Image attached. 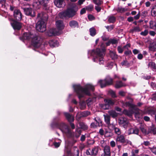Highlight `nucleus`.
<instances>
[{
	"instance_id": "5fc2aeb1",
	"label": "nucleus",
	"mask_w": 156,
	"mask_h": 156,
	"mask_svg": "<svg viewBox=\"0 0 156 156\" xmlns=\"http://www.w3.org/2000/svg\"><path fill=\"white\" fill-rule=\"evenodd\" d=\"M106 29H107L108 30V31H111L113 29V26L112 25H111L110 26H107L106 27Z\"/></svg>"
},
{
	"instance_id": "f3484780",
	"label": "nucleus",
	"mask_w": 156,
	"mask_h": 156,
	"mask_svg": "<svg viewBox=\"0 0 156 156\" xmlns=\"http://www.w3.org/2000/svg\"><path fill=\"white\" fill-rule=\"evenodd\" d=\"M128 133L129 135L133 134L139 135V129L137 127H134L129 129L128 130Z\"/></svg>"
},
{
	"instance_id": "412c9836",
	"label": "nucleus",
	"mask_w": 156,
	"mask_h": 156,
	"mask_svg": "<svg viewBox=\"0 0 156 156\" xmlns=\"http://www.w3.org/2000/svg\"><path fill=\"white\" fill-rule=\"evenodd\" d=\"M133 113H135V116L136 118L139 119L140 117V115H141L140 114V110L138 108H133Z\"/></svg>"
},
{
	"instance_id": "de8ad7c7",
	"label": "nucleus",
	"mask_w": 156,
	"mask_h": 156,
	"mask_svg": "<svg viewBox=\"0 0 156 156\" xmlns=\"http://www.w3.org/2000/svg\"><path fill=\"white\" fill-rule=\"evenodd\" d=\"M148 33V30H145L144 31L141 32L140 34L144 36H146L147 35Z\"/></svg>"
},
{
	"instance_id": "ddd939ff",
	"label": "nucleus",
	"mask_w": 156,
	"mask_h": 156,
	"mask_svg": "<svg viewBox=\"0 0 156 156\" xmlns=\"http://www.w3.org/2000/svg\"><path fill=\"white\" fill-rule=\"evenodd\" d=\"M49 0H37V1L34 3V6L37 9H39L41 5L45 6L46 4Z\"/></svg>"
},
{
	"instance_id": "473e14b6",
	"label": "nucleus",
	"mask_w": 156,
	"mask_h": 156,
	"mask_svg": "<svg viewBox=\"0 0 156 156\" xmlns=\"http://www.w3.org/2000/svg\"><path fill=\"white\" fill-rule=\"evenodd\" d=\"M90 34L92 36H94L96 34V30L94 27H92L89 30Z\"/></svg>"
},
{
	"instance_id": "b1692460",
	"label": "nucleus",
	"mask_w": 156,
	"mask_h": 156,
	"mask_svg": "<svg viewBox=\"0 0 156 156\" xmlns=\"http://www.w3.org/2000/svg\"><path fill=\"white\" fill-rule=\"evenodd\" d=\"M49 43L51 47H53L58 46V42L55 40H51L49 41Z\"/></svg>"
},
{
	"instance_id": "72a5a7b5",
	"label": "nucleus",
	"mask_w": 156,
	"mask_h": 156,
	"mask_svg": "<svg viewBox=\"0 0 156 156\" xmlns=\"http://www.w3.org/2000/svg\"><path fill=\"white\" fill-rule=\"evenodd\" d=\"M110 55L111 57L113 60H115L118 58L117 55H116L115 53L114 52H110Z\"/></svg>"
},
{
	"instance_id": "4c0bfd02",
	"label": "nucleus",
	"mask_w": 156,
	"mask_h": 156,
	"mask_svg": "<svg viewBox=\"0 0 156 156\" xmlns=\"http://www.w3.org/2000/svg\"><path fill=\"white\" fill-rule=\"evenodd\" d=\"M151 13L152 16H156V5L153 7L151 11Z\"/></svg>"
},
{
	"instance_id": "ea45409f",
	"label": "nucleus",
	"mask_w": 156,
	"mask_h": 156,
	"mask_svg": "<svg viewBox=\"0 0 156 156\" xmlns=\"http://www.w3.org/2000/svg\"><path fill=\"white\" fill-rule=\"evenodd\" d=\"M132 102H126L123 103V105L125 106H128L132 107H133V105L132 104Z\"/></svg>"
},
{
	"instance_id": "5701e85b",
	"label": "nucleus",
	"mask_w": 156,
	"mask_h": 156,
	"mask_svg": "<svg viewBox=\"0 0 156 156\" xmlns=\"http://www.w3.org/2000/svg\"><path fill=\"white\" fill-rule=\"evenodd\" d=\"M63 1V0H55L54 3L57 7L60 8L62 7Z\"/></svg>"
},
{
	"instance_id": "f8f14e48",
	"label": "nucleus",
	"mask_w": 156,
	"mask_h": 156,
	"mask_svg": "<svg viewBox=\"0 0 156 156\" xmlns=\"http://www.w3.org/2000/svg\"><path fill=\"white\" fill-rule=\"evenodd\" d=\"M25 14L27 16L34 17L35 16V14L32 9L31 8H23Z\"/></svg>"
},
{
	"instance_id": "f704fd0d",
	"label": "nucleus",
	"mask_w": 156,
	"mask_h": 156,
	"mask_svg": "<svg viewBox=\"0 0 156 156\" xmlns=\"http://www.w3.org/2000/svg\"><path fill=\"white\" fill-rule=\"evenodd\" d=\"M149 67L156 69V65L153 62H150L148 64Z\"/></svg>"
},
{
	"instance_id": "6ab92c4d",
	"label": "nucleus",
	"mask_w": 156,
	"mask_h": 156,
	"mask_svg": "<svg viewBox=\"0 0 156 156\" xmlns=\"http://www.w3.org/2000/svg\"><path fill=\"white\" fill-rule=\"evenodd\" d=\"M104 117L105 122L107 126L109 128H110L112 126V125L113 124H111L110 123V116L108 115H104Z\"/></svg>"
},
{
	"instance_id": "c03bdc74",
	"label": "nucleus",
	"mask_w": 156,
	"mask_h": 156,
	"mask_svg": "<svg viewBox=\"0 0 156 156\" xmlns=\"http://www.w3.org/2000/svg\"><path fill=\"white\" fill-rule=\"evenodd\" d=\"M99 124L96 122H92L91 124L90 127L91 128H96Z\"/></svg>"
},
{
	"instance_id": "bf43d9fd",
	"label": "nucleus",
	"mask_w": 156,
	"mask_h": 156,
	"mask_svg": "<svg viewBox=\"0 0 156 156\" xmlns=\"http://www.w3.org/2000/svg\"><path fill=\"white\" fill-rule=\"evenodd\" d=\"M110 40L111 43H112V44H116L118 43V41L115 39H113Z\"/></svg>"
},
{
	"instance_id": "338daca9",
	"label": "nucleus",
	"mask_w": 156,
	"mask_h": 156,
	"mask_svg": "<svg viewBox=\"0 0 156 156\" xmlns=\"http://www.w3.org/2000/svg\"><path fill=\"white\" fill-rule=\"evenodd\" d=\"M133 52L134 54H136L139 52V51L136 49H134L133 50Z\"/></svg>"
},
{
	"instance_id": "09e8293b",
	"label": "nucleus",
	"mask_w": 156,
	"mask_h": 156,
	"mask_svg": "<svg viewBox=\"0 0 156 156\" xmlns=\"http://www.w3.org/2000/svg\"><path fill=\"white\" fill-rule=\"evenodd\" d=\"M117 49L119 52L120 53H122L125 48H123V47L122 48L121 46H119L117 48Z\"/></svg>"
},
{
	"instance_id": "79ce46f5",
	"label": "nucleus",
	"mask_w": 156,
	"mask_h": 156,
	"mask_svg": "<svg viewBox=\"0 0 156 156\" xmlns=\"http://www.w3.org/2000/svg\"><path fill=\"white\" fill-rule=\"evenodd\" d=\"M108 20L110 23H114L115 21V18L113 16H110L109 17Z\"/></svg>"
},
{
	"instance_id": "423d86ee",
	"label": "nucleus",
	"mask_w": 156,
	"mask_h": 156,
	"mask_svg": "<svg viewBox=\"0 0 156 156\" xmlns=\"http://www.w3.org/2000/svg\"><path fill=\"white\" fill-rule=\"evenodd\" d=\"M55 25L57 29H50L48 33L49 36L58 35L62 33L61 30L64 29L65 25L63 21L58 20L55 22Z\"/></svg>"
},
{
	"instance_id": "a18cd8bd",
	"label": "nucleus",
	"mask_w": 156,
	"mask_h": 156,
	"mask_svg": "<svg viewBox=\"0 0 156 156\" xmlns=\"http://www.w3.org/2000/svg\"><path fill=\"white\" fill-rule=\"evenodd\" d=\"M90 114V112L88 111H84L82 113V115L84 117H86L89 115Z\"/></svg>"
},
{
	"instance_id": "0eeeda50",
	"label": "nucleus",
	"mask_w": 156,
	"mask_h": 156,
	"mask_svg": "<svg viewBox=\"0 0 156 156\" xmlns=\"http://www.w3.org/2000/svg\"><path fill=\"white\" fill-rule=\"evenodd\" d=\"M9 9L13 12V16L14 19L18 21H20L22 17V14L20 11L16 9V8L12 5H10Z\"/></svg>"
},
{
	"instance_id": "4468645a",
	"label": "nucleus",
	"mask_w": 156,
	"mask_h": 156,
	"mask_svg": "<svg viewBox=\"0 0 156 156\" xmlns=\"http://www.w3.org/2000/svg\"><path fill=\"white\" fill-rule=\"evenodd\" d=\"M64 114L68 121L70 122V125L72 129L75 128V126L73 123H71V122L73 121L74 117L73 116L67 113H64Z\"/></svg>"
},
{
	"instance_id": "680f3d73",
	"label": "nucleus",
	"mask_w": 156,
	"mask_h": 156,
	"mask_svg": "<svg viewBox=\"0 0 156 156\" xmlns=\"http://www.w3.org/2000/svg\"><path fill=\"white\" fill-rule=\"evenodd\" d=\"M86 154L87 155H92L91 154V150L90 149H89L86 151Z\"/></svg>"
},
{
	"instance_id": "49530a36",
	"label": "nucleus",
	"mask_w": 156,
	"mask_h": 156,
	"mask_svg": "<svg viewBox=\"0 0 156 156\" xmlns=\"http://www.w3.org/2000/svg\"><path fill=\"white\" fill-rule=\"evenodd\" d=\"M93 2L96 5H100L101 4L102 1L101 0H93Z\"/></svg>"
},
{
	"instance_id": "2f4dec72",
	"label": "nucleus",
	"mask_w": 156,
	"mask_h": 156,
	"mask_svg": "<svg viewBox=\"0 0 156 156\" xmlns=\"http://www.w3.org/2000/svg\"><path fill=\"white\" fill-rule=\"evenodd\" d=\"M108 113L110 116H111L113 118H115L118 116V113L114 111H109L108 112Z\"/></svg>"
},
{
	"instance_id": "c756f323",
	"label": "nucleus",
	"mask_w": 156,
	"mask_h": 156,
	"mask_svg": "<svg viewBox=\"0 0 156 156\" xmlns=\"http://www.w3.org/2000/svg\"><path fill=\"white\" fill-rule=\"evenodd\" d=\"M124 86V84L121 81H117L116 82L115 87L116 88H119Z\"/></svg>"
},
{
	"instance_id": "f257e3e1",
	"label": "nucleus",
	"mask_w": 156,
	"mask_h": 156,
	"mask_svg": "<svg viewBox=\"0 0 156 156\" xmlns=\"http://www.w3.org/2000/svg\"><path fill=\"white\" fill-rule=\"evenodd\" d=\"M101 49L97 48L95 51L94 50H89L88 52L89 54L95 57L93 59L94 61L97 62L98 60L100 65L102 64L104 62L103 56L105 51V45L103 43H101Z\"/></svg>"
},
{
	"instance_id": "1a4fd4ad",
	"label": "nucleus",
	"mask_w": 156,
	"mask_h": 156,
	"mask_svg": "<svg viewBox=\"0 0 156 156\" xmlns=\"http://www.w3.org/2000/svg\"><path fill=\"white\" fill-rule=\"evenodd\" d=\"M105 104L103 105L102 108L105 109H109L110 106L113 105L114 104V101L110 99H105L104 100Z\"/></svg>"
},
{
	"instance_id": "13d9d810",
	"label": "nucleus",
	"mask_w": 156,
	"mask_h": 156,
	"mask_svg": "<svg viewBox=\"0 0 156 156\" xmlns=\"http://www.w3.org/2000/svg\"><path fill=\"white\" fill-rule=\"evenodd\" d=\"M110 144L112 147H114L115 146V143L114 141H112L110 142Z\"/></svg>"
},
{
	"instance_id": "c85d7f7f",
	"label": "nucleus",
	"mask_w": 156,
	"mask_h": 156,
	"mask_svg": "<svg viewBox=\"0 0 156 156\" xmlns=\"http://www.w3.org/2000/svg\"><path fill=\"white\" fill-rule=\"evenodd\" d=\"M117 12L121 13L124 12L125 11H127L128 9L126 7L122 8V7H119L116 9Z\"/></svg>"
},
{
	"instance_id": "58836bf2",
	"label": "nucleus",
	"mask_w": 156,
	"mask_h": 156,
	"mask_svg": "<svg viewBox=\"0 0 156 156\" xmlns=\"http://www.w3.org/2000/svg\"><path fill=\"white\" fill-rule=\"evenodd\" d=\"M86 10L88 11H92L94 9V6L92 5H90L86 7Z\"/></svg>"
},
{
	"instance_id": "9d476101",
	"label": "nucleus",
	"mask_w": 156,
	"mask_h": 156,
	"mask_svg": "<svg viewBox=\"0 0 156 156\" xmlns=\"http://www.w3.org/2000/svg\"><path fill=\"white\" fill-rule=\"evenodd\" d=\"M10 23L13 29L15 30H20L22 26V24L21 23L13 20H12Z\"/></svg>"
},
{
	"instance_id": "6e6552de",
	"label": "nucleus",
	"mask_w": 156,
	"mask_h": 156,
	"mask_svg": "<svg viewBox=\"0 0 156 156\" xmlns=\"http://www.w3.org/2000/svg\"><path fill=\"white\" fill-rule=\"evenodd\" d=\"M76 11L73 8H68L66 10L60 13L61 18L68 17H71L74 16L76 14Z\"/></svg>"
},
{
	"instance_id": "393cba45",
	"label": "nucleus",
	"mask_w": 156,
	"mask_h": 156,
	"mask_svg": "<svg viewBox=\"0 0 156 156\" xmlns=\"http://www.w3.org/2000/svg\"><path fill=\"white\" fill-rule=\"evenodd\" d=\"M141 30L140 27L139 26H136L134 27L133 28L129 30V32L131 33H133L135 32H138L140 31Z\"/></svg>"
},
{
	"instance_id": "0e129e2a",
	"label": "nucleus",
	"mask_w": 156,
	"mask_h": 156,
	"mask_svg": "<svg viewBox=\"0 0 156 156\" xmlns=\"http://www.w3.org/2000/svg\"><path fill=\"white\" fill-rule=\"evenodd\" d=\"M95 9L98 12H99L101 10V8L100 7L97 6H95Z\"/></svg>"
},
{
	"instance_id": "a211bd4d",
	"label": "nucleus",
	"mask_w": 156,
	"mask_h": 156,
	"mask_svg": "<svg viewBox=\"0 0 156 156\" xmlns=\"http://www.w3.org/2000/svg\"><path fill=\"white\" fill-rule=\"evenodd\" d=\"M104 153L101 156H111L110 147L109 146H106L103 150Z\"/></svg>"
},
{
	"instance_id": "e433bc0d",
	"label": "nucleus",
	"mask_w": 156,
	"mask_h": 156,
	"mask_svg": "<svg viewBox=\"0 0 156 156\" xmlns=\"http://www.w3.org/2000/svg\"><path fill=\"white\" fill-rule=\"evenodd\" d=\"M79 126L80 127V129L81 128L84 130L87 129L88 127L87 126L85 125L83 122H80L79 123Z\"/></svg>"
},
{
	"instance_id": "a19ab883",
	"label": "nucleus",
	"mask_w": 156,
	"mask_h": 156,
	"mask_svg": "<svg viewBox=\"0 0 156 156\" xmlns=\"http://www.w3.org/2000/svg\"><path fill=\"white\" fill-rule=\"evenodd\" d=\"M80 108L81 109H84L86 107V104L85 102H82L80 103Z\"/></svg>"
},
{
	"instance_id": "4be33fe9",
	"label": "nucleus",
	"mask_w": 156,
	"mask_h": 156,
	"mask_svg": "<svg viewBox=\"0 0 156 156\" xmlns=\"http://www.w3.org/2000/svg\"><path fill=\"white\" fill-rule=\"evenodd\" d=\"M74 151L72 155L73 156H79V151L78 148L76 147H73ZM67 154L68 155H71L72 154L70 151H68Z\"/></svg>"
},
{
	"instance_id": "6e6d98bb",
	"label": "nucleus",
	"mask_w": 156,
	"mask_h": 156,
	"mask_svg": "<svg viewBox=\"0 0 156 156\" xmlns=\"http://www.w3.org/2000/svg\"><path fill=\"white\" fill-rule=\"evenodd\" d=\"M61 141L60 140V141L58 143L57 142H55L53 144L55 146V147H59Z\"/></svg>"
},
{
	"instance_id": "2eb2a0df",
	"label": "nucleus",
	"mask_w": 156,
	"mask_h": 156,
	"mask_svg": "<svg viewBox=\"0 0 156 156\" xmlns=\"http://www.w3.org/2000/svg\"><path fill=\"white\" fill-rule=\"evenodd\" d=\"M115 140L117 143H119L124 144H125L126 140L123 135L120 134L116 136Z\"/></svg>"
},
{
	"instance_id": "cd10ccee",
	"label": "nucleus",
	"mask_w": 156,
	"mask_h": 156,
	"mask_svg": "<svg viewBox=\"0 0 156 156\" xmlns=\"http://www.w3.org/2000/svg\"><path fill=\"white\" fill-rule=\"evenodd\" d=\"M149 50L153 52L156 51V42L150 45L149 47Z\"/></svg>"
},
{
	"instance_id": "c9c22d12",
	"label": "nucleus",
	"mask_w": 156,
	"mask_h": 156,
	"mask_svg": "<svg viewBox=\"0 0 156 156\" xmlns=\"http://www.w3.org/2000/svg\"><path fill=\"white\" fill-rule=\"evenodd\" d=\"M123 113L125 115L130 117L133 114V111H127L126 110H125L124 111Z\"/></svg>"
},
{
	"instance_id": "f03ea898",
	"label": "nucleus",
	"mask_w": 156,
	"mask_h": 156,
	"mask_svg": "<svg viewBox=\"0 0 156 156\" xmlns=\"http://www.w3.org/2000/svg\"><path fill=\"white\" fill-rule=\"evenodd\" d=\"M56 125L63 133L66 134L69 137L78 138L81 134V131L80 128H76L75 132L74 133L72 132L67 125L63 122Z\"/></svg>"
},
{
	"instance_id": "aec40b11",
	"label": "nucleus",
	"mask_w": 156,
	"mask_h": 156,
	"mask_svg": "<svg viewBox=\"0 0 156 156\" xmlns=\"http://www.w3.org/2000/svg\"><path fill=\"white\" fill-rule=\"evenodd\" d=\"M149 28L156 31V22L155 21L151 20L149 22Z\"/></svg>"
},
{
	"instance_id": "39448f33",
	"label": "nucleus",
	"mask_w": 156,
	"mask_h": 156,
	"mask_svg": "<svg viewBox=\"0 0 156 156\" xmlns=\"http://www.w3.org/2000/svg\"><path fill=\"white\" fill-rule=\"evenodd\" d=\"M37 18H40L41 20L38 21L36 24V28L37 30L43 32L46 30V23L45 22L48 19V16L46 13L43 12L38 13Z\"/></svg>"
},
{
	"instance_id": "052dcab7",
	"label": "nucleus",
	"mask_w": 156,
	"mask_h": 156,
	"mask_svg": "<svg viewBox=\"0 0 156 156\" xmlns=\"http://www.w3.org/2000/svg\"><path fill=\"white\" fill-rule=\"evenodd\" d=\"M151 151L154 153L156 155V147H153L151 149Z\"/></svg>"
},
{
	"instance_id": "e2e57ef3",
	"label": "nucleus",
	"mask_w": 156,
	"mask_h": 156,
	"mask_svg": "<svg viewBox=\"0 0 156 156\" xmlns=\"http://www.w3.org/2000/svg\"><path fill=\"white\" fill-rule=\"evenodd\" d=\"M119 94L120 96H124L125 95V93L123 91H120L119 92Z\"/></svg>"
},
{
	"instance_id": "864d4df0",
	"label": "nucleus",
	"mask_w": 156,
	"mask_h": 156,
	"mask_svg": "<svg viewBox=\"0 0 156 156\" xmlns=\"http://www.w3.org/2000/svg\"><path fill=\"white\" fill-rule=\"evenodd\" d=\"M149 34L152 36H154L156 34V32L153 30H151L149 32Z\"/></svg>"
},
{
	"instance_id": "69168bd1",
	"label": "nucleus",
	"mask_w": 156,
	"mask_h": 156,
	"mask_svg": "<svg viewBox=\"0 0 156 156\" xmlns=\"http://www.w3.org/2000/svg\"><path fill=\"white\" fill-rule=\"evenodd\" d=\"M101 38L104 41H106L108 40V38L105 37V36L103 35L102 37Z\"/></svg>"
},
{
	"instance_id": "dca6fc26",
	"label": "nucleus",
	"mask_w": 156,
	"mask_h": 156,
	"mask_svg": "<svg viewBox=\"0 0 156 156\" xmlns=\"http://www.w3.org/2000/svg\"><path fill=\"white\" fill-rule=\"evenodd\" d=\"M103 82L104 83V84H101V87L103 88L108 85H111L112 83L113 80L110 77H108L103 80Z\"/></svg>"
},
{
	"instance_id": "8fccbe9b",
	"label": "nucleus",
	"mask_w": 156,
	"mask_h": 156,
	"mask_svg": "<svg viewBox=\"0 0 156 156\" xmlns=\"http://www.w3.org/2000/svg\"><path fill=\"white\" fill-rule=\"evenodd\" d=\"M140 129L143 133L144 134L146 133V130L145 128L144 127L142 126H141L140 127Z\"/></svg>"
},
{
	"instance_id": "9b49d317",
	"label": "nucleus",
	"mask_w": 156,
	"mask_h": 156,
	"mask_svg": "<svg viewBox=\"0 0 156 156\" xmlns=\"http://www.w3.org/2000/svg\"><path fill=\"white\" fill-rule=\"evenodd\" d=\"M119 123L120 125L123 127L125 128H126L128 125L129 121L125 117H120L119 119Z\"/></svg>"
},
{
	"instance_id": "4d7b16f0",
	"label": "nucleus",
	"mask_w": 156,
	"mask_h": 156,
	"mask_svg": "<svg viewBox=\"0 0 156 156\" xmlns=\"http://www.w3.org/2000/svg\"><path fill=\"white\" fill-rule=\"evenodd\" d=\"M121 64L122 66H126L128 65V63L127 61H124L121 62Z\"/></svg>"
},
{
	"instance_id": "774afa93",
	"label": "nucleus",
	"mask_w": 156,
	"mask_h": 156,
	"mask_svg": "<svg viewBox=\"0 0 156 156\" xmlns=\"http://www.w3.org/2000/svg\"><path fill=\"white\" fill-rule=\"evenodd\" d=\"M143 144L146 146H149L150 144V142L148 141H144L143 143Z\"/></svg>"
},
{
	"instance_id": "20e7f679",
	"label": "nucleus",
	"mask_w": 156,
	"mask_h": 156,
	"mask_svg": "<svg viewBox=\"0 0 156 156\" xmlns=\"http://www.w3.org/2000/svg\"><path fill=\"white\" fill-rule=\"evenodd\" d=\"M27 40L31 41L33 47L35 48H38L39 47L41 44V39L40 37L36 35L32 34L30 33H25L22 36V37H20L21 40Z\"/></svg>"
},
{
	"instance_id": "a878e982",
	"label": "nucleus",
	"mask_w": 156,
	"mask_h": 156,
	"mask_svg": "<svg viewBox=\"0 0 156 156\" xmlns=\"http://www.w3.org/2000/svg\"><path fill=\"white\" fill-rule=\"evenodd\" d=\"M111 128H112L114 129L115 133L118 135L121 134V130L119 128L116 127L115 125H112Z\"/></svg>"
},
{
	"instance_id": "bb28decb",
	"label": "nucleus",
	"mask_w": 156,
	"mask_h": 156,
	"mask_svg": "<svg viewBox=\"0 0 156 156\" xmlns=\"http://www.w3.org/2000/svg\"><path fill=\"white\" fill-rule=\"evenodd\" d=\"M69 25L71 27L73 28L78 27V23L75 20H72L70 21L69 22Z\"/></svg>"
},
{
	"instance_id": "3c124183",
	"label": "nucleus",
	"mask_w": 156,
	"mask_h": 156,
	"mask_svg": "<svg viewBox=\"0 0 156 156\" xmlns=\"http://www.w3.org/2000/svg\"><path fill=\"white\" fill-rule=\"evenodd\" d=\"M147 15V12L146 11H144L142 12L141 16H142V18H144Z\"/></svg>"
},
{
	"instance_id": "603ef678",
	"label": "nucleus",
	"mask_w": 156,
	"mask_h": 156,
	"mask_svg": "<svg viewBox=\"0 0 156 156\" xmlns=\"http://www.w3.org/2000/svg\"><path fill=\"white\" fill-rule=\"evenodd\" d=\"M94 120L96 122H95L96 123H98V124H99V123H101V121L99 118H98V117L95 118L94 119Z\"/></svg>"
},
{
	"instance_id": "37998d69",
	"label": "nucleus",
	"mask_w": 156,
	"mask_h": 156,
	"mask_svg": "<svg viewBox=\"0 0 156 156\" xmlns=\"http://www.w3.org/2000/svg\"><path fill=\"white\" fill-rule=\"evenodd\" d=\"M108 93L111 95L112 98H115L116 97L115 92L112 90H110L109 91Z\"/></svg>"
},
{
	"instance_id": "7ed1b4c3",
	"label": "nucleus",
	"mask_w": 156,
	"mask_h": 156,
	"mask_svg": "<svg viewBox=\"0 0 156 156\" xmlns=\"http://www.w3.org/2000/svg\"><path fill=\"white\" fill-rule=\"evenodd\" d=\"M73 87L79 99L83 97L85 95H90L89 90H91L93 91L94 90V87L90 84L86 85L84 88L79 85H74Z\"/></svg>"
},
{
	"instance_id": "7c9ffc66",
	"label": "nucleus",
	"mask_w": 156,
	"mask_h": 156,
	"mask_svg": "<svg viewBox=\"0 0 156 156\" xmlns=\"http://www.w3.org/2000/svg\"><path fill=\"white\" fill-rule=\"evenodd\" d=\"M98 147H95L91 150V154L92 155H96L98 152Z\"/></svg>"
}]
</instances>
